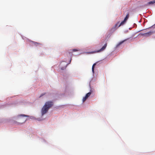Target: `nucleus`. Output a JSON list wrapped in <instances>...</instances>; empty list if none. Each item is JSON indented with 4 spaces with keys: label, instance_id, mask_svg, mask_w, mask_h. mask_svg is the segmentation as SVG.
<instances>
[{
    "label": "nucleus",
    "instance_id": "nucleus-1",
    "mask_svg": "<svg viewBox=\"0 0 155 155\" xmlns=\"http://www.w3.org/2000/svg\"><path fill=\"white\" fill-rule=\"evenodd\" d=\"M53 105V103L52 101H50L46 102L41 109L42 115H43L46 114L49 109L52 107Z\"/></svg>",
    "mask_w": 155,
    "mask_h": 155
},
{
    "label": "nucleus",
    "instance_id": "nucleus-2",
    "mask_svg": "<svg viewBox=\"0 0 155 155\" xmlns=\"http://www.w3.org/2000/svg\"><path fill=\"white\" fill-rule=\"evenodd\" d=\"M107 43H106L104 45V46L100 49L99 50L97 51H95V52H93L92 51V52H89L88 53H90V54H92V53H94L96 52H99L100 51H104L105 49V48H106V47H107Z\"/></svg>",
    "mask_w": 155,
    "mask_h": 155
},
{
    "label": "nucleus",
    "instance_id": "nucleus-3",
    "mask_svg": "<svg viewBox=\"0 0 155 155\" xmlns=\"http://www.w3.org/2000/svg\"><path fill=\"white\" fill-rule=\"evenodd\" d=\"M28 117L29 116L28 115L25 114H20L18 116V119H19V120H20L21 119H23V123L25 121L26 119L25 118H22V117Z\"/></svg>",
    "mask_w": 155,
    "mask_h": 155
},
{
    "label": "nucleus",
    "instance_id": "nucleus-4",
    "mask_svg": "<svg viewBox=\"0 0 155 155\" xmlns=\"http://www.w3.org/2000/svg\"><path fill=\"white\" fill-rule=\"evenodd\" d=\"M68 64H67L64 62H62L61 64V69L63 70L65 69L67 65Z\"/></svg>",
    "mask_w": 155,
    "mask_h": 155
},
{
    "label": "nucleus",
    "instance_id": "nucleus-5",
    "mask_svg": "<svg viewBox=\"0 0 155 155\" xmlns=\"http://www.w3.org/2000/svg\"><path fill=\"white\" fill-rule=\"evenodd\" d=\"M152 33V32L150 31L148 32L145 33H140L139 34V35L144 36H148L150 35Z\"/></svg>",
    "mask_w": 155,
    "mask_h": 155
},
{
    "label": "nucleus",
    "instance_id": "nucleus-6",
    "mask_svg": "<svg viewBox=\"0 0 155 155\" xmlns=\"http://www.w3.org/2000/svg\"><path fill=\"white\" fill-rule=\"evenodd\" d=\"M127 39H125L123 41H121L120 42H119L117 45H116V47H119L120 45H121L122 44H123L124 41H126Z\"/></svg>",
    "mask_w": 155,
    "mask_h": 155
},
{
    "label": "nucleus",
    "instance_id": "nucleus-7",
    "mask_svg": "<svg viewBox=\"0 0 155 155\" xmlns=\"http://www.w3.org/2000/svg\"><path fill=\"white\" fill-rule=\"evenodd\" d=\"M32 44L35 46H37L38 45H41V44L37 42H35L33 41H31Z\"/></svg>",
    "mask_w": 155,
    "mask_h": 155
},
{
    "label": "nucleus",
    "instance_id": "nucleus-8",
    "mask_svg": "<svg viewBox=\"0 0 155 155\" xmlns=\"http://www.w3.org/2000/svg\"><path fill=\"white\" fill-rule=\"evenodd\" d=\"M97 62H96L94 64L93 66H92V72L93 73H94V67H95V65H96L97 63Z\"/></svg>",
    "mask_w": 155,
    "mask_h": 155
},
{
    "label": "nucleus",
    "instance_id": "nucleus-9",
    "mask_svg": "<svg viewBox=\"0 0 155 155\" xmlns=\"http://www.w3.org/2000/svg\"><path fill=\"white\" fill-rule=\"evenodd\" d=\"M88 97L86 95L83 98V102H84L85 101Z\"/></svg>",
    "mask_w": 155,
    "mask_h": 155
},
{
    "label": "nucleus",
    "instance_id": "nucleus-10",
    "mask_svg": "<svg viewBox=\"0 0 155 155\" xmlns=\"http://www.w3.org/2000/svg\"><path fill=\"white\" fill-rule=\"evenodd\" d=\"M154 3H155V0H154V1H152L149 2L148 3V4H154Z\"/></svg>",
    "mask_w": 155,
    "mask_h": 155
},
{
    "label": "nucleus",
    "instance_id": "nucleus-11",
    "mask_svg": "<svg viewBox=\"0 0 155 155\" xmlns=\"http://www.w3.org/2000/svg\"><path fill=\"white\" fill-rule=\"evenodd\" d=\"M126 22V21H124V20L123 21H122L121 22V23H120V25H119V26H121V25H123L124 24H125V23Z\"/></svg>",
    "mask_w": 155,
    "mask_h": 155
},
{
    "label": "nucleus",
    "instance_id": "nucleus-12",
    "mask_svg": "<svg viewBox=\"0 0 155 155\" xmlns=\"http://www.w3.org/2000/svg\"><path fill=\"white\" fill-rule=\"evenodd\" d=\"M91 94V92H89L86 95L88 97H89L90 96Z\"/></svg>",
    "mask_w": 155,
    "mask_h": 155
},
{
    "label": "nucleus",
    "instance_id": "nucleus-13",
    "mask_svg": "<svg viewBox=\"0 0 155 155\" xmlns=\"http://www.w3.org/2000/svg\"><path fill=\"white\" fill-rule=\"evenodd\" d=\"M129 16V13H128L126 16L125 18L128 19Z\"/></svg>",
    "mask_w": 155,
    "mask_h": 155
},
{
    "label": "nucleus",
    "instance_id": "nucleus-14",
    "mask_svg": "<svg viewBox=\"0 0 155 155\" xmlns=\"http://www.w3.org/2000/svg\"><path fill=\"white\" fill-rule=\"evenodd\" d=\"M128 19L127 18H126L125 17V18H124V21H126Z\"/></svg>",
    "mask_w": 155,
    "mask_h": 155
},
{
    "label": "nucleus",
    "instance_id": "nucleus-15",
    "mask_svg": "<svg viewBox=\"0 0 155 155\" xmlns=\"http://www.w3.org/2000/svg\"><path fill=\"white\" fill-rule=\"evenodd\" d=\"M78 51V50H76V49H73L72 50V51L74 52V51Z\"/></svg>",
    "mask_w": 155,
    "mask_h": 155
},
{
    "label": "nucleus",
    "instance_id": "nucleus-16",
    "mask_svg": "<svg viewBox=\"0 0 155 155\" xmlns=\"http://www.w3.org/2000/svg\"><path fill=\"white\" fill-rule=\"evenodd\" d=\"M43 95V94H41V95L40 97L42 96Z\"/></svg>",
    "mask_w": 155,
    "mask_h": 155
},
{
    "label": "nucleus",
    "instance_id": "nucleus-17",
    "mask_svg": "<svg viewBox=\"0 0 155 155\" xmlns=\"http://www.w3.org/2000/svg\"><path fill=\"white\" fill-rule=\"evenodd\" d=\"M71 60H70V63L71 62Z\"/></svg>",
    "mask_w": 155,
    "mask_h": 155
}]
</instances>
